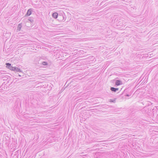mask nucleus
<instances>
[{
  "label": "nucleus",
  "mask_w": 158,
  "mask_h": 158,
  "mask_svg": "<svg viewBox=\"0 0 158 158\" xmlns=\"http://www.w3.org/2000/svg\"><path fill=\"white\" fill-rule=\"evenodd\" d=\"M28 20L31 23H33L34 22L33 18L32 17H29L28 19Z\"/></svg>",
  "instance_id": "obj_9"
},
{
  "label": "nucleus",
  "mask_w": 158,
  "mask_h": 158,
  "mask_svg": "<svg viewBox=\"0 0 158 158\" xmlns=\"http://www.w3.org/2000/svg\"><path fill=\"white\" fill-rule=\"evenodd\" d=\"M122 84V81L119 80H116L115 82V85L117 86L121 85Z\"/></svg>",
  "instance_id": "obj_3"
},
{
  "label": "nucleus",
  "mask_w": 158,
  "mask_h": 158,
  "mask_svg": "<svg viewBox=\"0 0 158 158\" xmlns=\"http://www.w3.org/2000/svg\"><path fill=\"white\" fill-rule=\"evenodd\" d=\"M98 142H101L102 141H98Z\"/></svg>",
  "instance_id": "obj_16"
},
{
  "label": "nucleus",
  "mask_w": 158,
  "mask_h": 158,
  "mask_svg": "<svg viewBox=\"0 0 158 158\" xmlns=\"http://www.w3.org/2000/svg\"><path fill=\"white\" fill-rule=\"evenodd\" d=\"M125 96L127 97H129L130 95L128 94H127Z\"/></svg>",
  "instance_id": "obj_13"
},
{
  "label": "nucleus",
  "mask_w": 158,
  "mask_h": 158,
  "mask_svg": "<svg viewBox=\"0 0 158 158\" xmlns=\"http://www.w3.org/2000/svg\"><path fill=\"white\" fill-rule=\"evenodd\" d=\"M22 27V25L21 23L19 24L17 26V31L18 32V31H19L21 29V28Z\"/></svg>",
  "instance_id": "obj_5"
},
{
  "label": "nucleus",
  "mask_w": 158,
  "mask_h": 158,
  "mask_svg": "<svg viewBox=\"0 0 158 158\" xmlns=\"http://www.w3.org/2000/svg\"><path fill=\"white\" fill-rule=\"evenodd\" d=\"M21 73H22V76H23V73H22V72H21Z\"/></svg>",
  "instance_id": "obj_15"
},
{
  "label": "nucleus",
  "mask_w": 158,
  "mask_h": 158,
  "mask_svg": "<svg viewBox=\"0 0 158 158\" xmlns=\"http://www.w3.org/2000/svg\"><path fill=\"white\" fill-rule=\"evenodd\" d=\"M119 89L118 88H115L113 87H111L110 88V90L114 92H116L117 91H118V90Z\"/></svg>",
  "instance_id": "obj_7"
},
{
  "label": "nucleus",
  "mask_w": 158,
  "mask_h": 158,
  "mask_svg": "<svg viewBox=\"0 0 158 158\" xmlns=\"http://www.w3.org/2000/svg\"><path fill=\"white\" fill-rule=\"evenodd\" d=\"M33 11L32 9H30L28 10L27 12L25 15V16H28L30 15L31 14L32 12Z\"/></svg>",
  "instance_id": "obj_2"
},
{
  "label": "nucleus",
  "mask_w": 158,
  "mask_h": 158,
  "mask_svg": "<svg viewBox=\"0 0 158 158\" xmlns=\"http://www.w3.org/2000/svg\"><path fill=\"white\" fill-rule=\"evenodd\" d=\"M63 17V15H59L58 17V20L59 21H63V19H62Z\"/></svg>",
  "instance_id": "obj_8"
},
{
  "label": "nucleus",
  "mask_w": 158,
  "mask_h": 158,
  "mask_svg": "<svg viewBox=\"0 0 158 158\" xmlns=\"http://www.w3.org/2000/svg\"><path fill=\"white\" fill-rule=\"evenodd\" d=\"M62 15H63V17L62 18L63 21L64 22L65 21V19L66 18V16L64 13H63V14Z\"/></svg>",
  "instance_id": "obj_10"
},
{
  "label": "nucleus",
  "mask_w": 158,
  "mask_h": 158,
  "mask_svg": "<svg viewBox=\"0 0 158 158\" xmlns=\"http://www.w3.org/2000/svg\"><path fill=\"white\" fill-rule=\"evenodd\" d=\"M6 67L7 68L11 70V68L12 67V65H11V64H10L9 63H7L6 64Z\"/></svg>",
  "instance_id": "obj_4"
},
{
  "label": "nucleus",
  "mask_w": 158,
  "mask_h": 158,
  "mask_svg": "<svg viewBox=\"0 0 158 158\" xmlns=\"http://www.w3.org/2000/svg\"><path fill=\"white\" fill-rule=\"evenodd\" d=\"M59 15L57 12H54L52 14V16L55 19H56L58 17Z\"/></svg>",
  "instance_id": "obj_6"
},
{
  "label": "nucleus",
  "mask_w": 158,
  "mask_h": 158,
  "mask_svg": "<svg viewBox=\"0 0 158 158\" xmlns=\"http://www.w3.org/2000/svg\"><path fill=\"white\" fill-rule=\"evenodd\" d=\"M18 76H20V77H21V76H22V75H20V74H19V75H18Z\"/></svg>",
  "instance_id": "obj_14"
},
{
  "label": "nucleus",
  "mask_w": 158,
  "mask_h": 158,
  "mask_svg": "<svg viewBox=\"0 0 158 158\" xmlns=\"http://www.w3.org/2000/svg\"><path fill=\"white\" fill-rule=\"evenodd\" d=\"M42 64L44 65H47L48 64L47 62L46 61H43L42 62Z\"/></svg>",
  "instance_id": "obj_12"
},
{
  "label": "nucleus",
  "mask_w": 158,
  "mask_h": 158,
  "mask_svg": "<svg viewBox=\"0 0 158 158\" xmlns=\"http://www.w3.org/2000/svg\"><path fill=\"white\" fill-rule=\"evenodd\" d=\"M11 70L16 72H22V70L20 69V68H19L18 67H16L13 66L11 68Z\"/></svg>",
  "instance_id": "obj_1"
},
{
  "label": "nucleus",
  "mask_w": 158,
  "mask_h": 158,
  "mask_svg": "<svg viewBox=\"0 0 158 158\" xmlns=\"http://www.w3.org/2000/svg\"><path fill=\"white\" fill-rule=\"evenodd\" d=\"M116 99V98H114V99H110V102H111L115 103V102Z\"/></svg>",
  "instance_id": "obj_11"
}]
</instances>
